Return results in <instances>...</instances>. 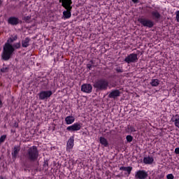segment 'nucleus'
Instances as JSON below:
<instances>
[{
  "label": "nucleus",
  "mask_w": 179,
  "mask_h": 179,
  "mask_svg": "<svg viewBox=\"0 0 179 179\" xmlns=\"http://www.w3.org/2000/svg\"><path fill=\"white\" fill-rule=\"evenodd\" d=\"M14 41L13 38H8L7 42L4 44L1 54V59H3V61H9V59L12 58L13 52H15V49L13 46H12V43Z\"/></svg>",
  "instance_id": "obj_1"
},
{
  "label": "nucleus",
  "mask_w": 179,
  "mask_h": 179,
  "mask_svg": "<svg viewBox=\"0 0 179 179\" xmlns=\"http://www.w3.org/2000/svg\"><path fill=\"white\" fill-rule=\"evenodd\" d=\"M24 157L31 162V163L37 162L38 159V149H37V147L34 145L28 148L24 154Z\"/></svg>",
  "instance_id": "obj_2"
},
{
  "label": "nucleus",
  "mask_w": 179,
  "mask_h": 179,
  "mask_svg": "<svg viewBox=\"0 0 179 179\" xmlns=\"http://www.w3.org/2000/svg\"><path fill=\"white\" fill-rule=\"evenodd\" d=\"M59 3H62V6L66 9L63 12V17L64 19H69L72 16V0H59Z\"/></svg>",
  "instance_id": "obj_3"
},
{
  "label": "nucleus",
  "mask_w": 179,
  "mask_h": 179,
  "mask_svg": "<svg viewBox=\"0 0 179 179\" xmlns=\"http://www.w3.org/2000/svg\"><path fill=\"white\" fill-rule=\"evenodd\" d=\"M108 80L105 78H100L94 81L93 86L96 90L101 92L103 90H107L108 89Z\"/></svg>",
  "instance_id": "obj_4"
},
{
  "label": "nucleus",
  "mask_w": 179,
  "mask_h": 179,
  "mask_svg": "<svg viewBox=\"0 0 179 179\" xmlns=\"http://www.w3.org/2000/svg\"><path fill=\"white\" fill-rule=\"evenodd\" d=\"M139 23L142 24L144 27H148V29H152L153 26H155V22L152 20L146 19V18H139Z\"/></svg>",
  "instance_id": "obj_5"
},
{
  "label": "nucleus",
  "mask_w": 179,
  "mask_h": 179,
  "mask_svg": "<svg viewBox=\"0 0 179 179\" xmlns=\"http://www.w3.org/2000/svg\"><path fill=\"white\" fill-rule=\"evenodd\" d=\"M124 62H127V64H134L135 62H138V55L135 53L129 55L125 57Z\"/></svg>",
  "instance_id": "obj_6"
},
{
  "label": "nucleus",
  "mask_w": 179,
  "mask_h": 179,
  "mask_svg": "<svg viewBox=\"0 0 179 179\" xmlns=\"http://www.w3.org/2000/svg\"><path fill=\"white\" fill-rule=\"evenodd\" d=\"M39 100H47L52 96V91H42L38 94Z\"/></svg>",
  "instance_id": "obj_7"
},
{
  "label": "nucleus",
  "mask_w": 179,
  "mask_h": 179,
  "mask_svg": "<svg viewBox=\"0 0 179 179\" xmlns=\"http://www.w3.org/2000/svg\"><path fill=\"white\" fill-rule=\"evenodd\" d=\"M82 129V123L76 122L66 128V131L69 132H75V131H80Z\"/></svg>",
  "instance_id": "obj_8"
},
{
  "label": "nucleus",
  "mask_w": 179,
  "mask_h": 179,
  "mask_svg": "<svg viewBox=\"0 0 179 179\" xmlns=\"http://www.w3.org/2000/svg\"><path fill=\"white\" fill-rule=\"evenodd\" d=\"M148 177H149V174L144 170H139L135 174L136 179H146Z\"/></svg>",
  "instance_id": "obj_9"
},
{
  "label": "nucleus",
  "mask_w": 179,
  "mask_h": 179,
  "mask_svg": "<svg viewBox=\"0 0 179 179\" xmlns=\"http://www.w3.org/2000/svg\"><path fill=\"white\" fill-rule=\"evenodd\" d=\"M151 18L155 23H159L160 19H162V14L157 10H155L151 12Z\"/></svg>",
  "instance_id": "obj_10"
},
{
  "label": "nucleus",
  "mask_w": 179,
  "mask_h": 179,
  "mask_svg": "<svg viewBox=\"0 0 179 179\" xmlns=\"http://www.w3.org/2000/svg\"><path fill=\"white\" fill-rule=\"evenodd\" d=\"M20 152V145L14 146L11 152L12 159L13 162H15L16 159H17V156H19Z\"/></svg>",
  "instance_id": "obj_11"
},
{
  "label": "nucleus",
  "mask_w": 179,
  "mask_h": 179,
  "mask_svg": "<svg viewBox=\"0 0 179 179\" xmlns=\"http://www.w3.org/2000/svg\"><path fill=\"white\" fill-rule=\"evenodd\" d=\"M92 90H93V87L90 84H83L81 86V91L84 93H92Z\"/></svg>",
  "instance_id": "obj_12"
},
{
  "label": "nucleus",
  "mask_w": 179,
  "mask_h": 179,
  "mask_svg": "<svg viewBox=\"0 0 179 179\" xmlns=\"http://www.w3.org/2000/svg\"><path fill=\"white\" fill-rule=\"evenodd\" d=\"M8 23L11 26H17L19 24V18L17 17H10L8 19Z\"/></svg>",
  "instance_id": "obj_13"
},
{
  "label": "nucleus",
  "mask_w": 179,
  "mask_h": 179,
  "mask_svg": "<svg viewBox=\"0 0 179 179\" xmlns=\"http://www.w3.org/2000/svg\"><path fill=\"white\" fill-rule=\"evenodd\" d=\"M121 95V92L118 90H113L109 94L108 97L109 99H115L116 97H120Z\"/></svg>",
  "instance_id": "obj_14"
},
{
  "label": "nucleus",
  "mask_w": 179,
  "mask_h": 179,
  "mask_svg": "<svg viewBox=\"0 0 179 179\" xmlns=\"http://www.w3.org/2000/svg\"><path fill=\"white\" fill-rule=\"evenodd\" d=\"M30 41H31L30 38H25V39L22 41V47H23V48H27V47L30 45Z\"/></svg>",
  "instance_id": "obj_15"
},
{
  "label": "nucleus",
  "mask_w": 179,
  "mask_h": 179,
  "mask_svg": "<svg viewBox=\"0 0 179 179\" xmlns=\"http://www.w3.org/2000/svg\"><path fill=\"white\" fill-rule=\"evenodd\" d=\"M73 142H75V140L73 139V136L70 137L67 142L66 149L67 150H71L73 148Z\"/></svg>",
  "instance_id": "obj_16"
},
{
  "label": "nucleus",
  "mask_w": 179,
  "mask_h": 179,
  "mask_svg": "<svg viewBox=\"0 0 179 179\" xmlns=\"http://www.w3.org/2000/svg\"><path fill=\"white\" fill-rule=\"evenodd\" d=\"M65 121L67 125H71V124H73V122H75V117L73 116H67L65 118Z\"/></svg>",
  "instance_id": "obj_17"
},
{
  "label": "nucleus",
  "mask_w": 179,
  "mask_h": 179,
  "mask_svg": "<svg viewBox=\"0 0 179 179\" xmlns=\"http://www.w3.org/2000/svg\"><path fill=\"white\" fill-rule=\"evenodd\" d=\"M99 142L101 145H103L105 148H108V141L107 139L104 137H100L99 138Z\"/></svg>",
  "instance_id": "obj_18"
},
{
  "label": "nucleus",
  "mask_w": 179,
  "mask_h": 179,
  "mask_svg": "<svg viewBox=\"0 0 179 179\" xmlns=\"http://www.w3.org/2000/svg\"><path fill=\"white\" fill-rule=\"evenodd\" d=\"M154 159L152 157H145L143 159V163H145V164H152V163H153L154 162Z\"/></svg>",
  "instance_id": "obj_19"
},
{
  "label": "nucleus",
  "mask_w": 179,
  "mask_h": 179,
  "mask_svg": "<svg viewBox=\"0 0 179 179\" xmlns=\"http://www.w3.org/2000/svg\"><path fill=\"white\" fill-rule=\"evenodd\" d=\"M120 170H123V171H127L128 173V176H129V174H131V171H132V166H121L120 168Z\"/></svg>",
  "instance_id": "obj_20"
},
{
  "label": "nucleus",
  "mask_w": 179,
  "mask_h": 179,
  "mask_svg": "<svg viewBox=\"0 0 179 179\" xmlns=\"http://www.w3.org/2000/svg\"><path fill=\"white\" fill-rule=\"evenodd\" d=\"M150 85L153 87H157L160 85V81L157 79H152V81L150 83Z\"/></svg>",
  "instance_id": "obj_21"
},
{
  "label": "nucleus",
  "mask_w": 179,
  "mask_h": 179,
  "mask_svg": "<svg viewBox=\"0 0 179 179\" xmlns=\"http://www.w3.org/2000/svg\"><path fill=\"white\" fill-rule=\"evenodd\" d=\"M22 20H24V22H25V23H30V20H31V16H30V15L23 16Z\"/></svg>",
  "instance_id": "obj_22"
},
{
  "label": "nucleus",
  "mask_w": 179,
  "mask_h": 179,
  "mask_svg": "<svg viewBox=\"0 0 179 179\" xmlns=\"http://www.w3.org/2000/svg\"><path fill=\"white\" fill-rule=\"evenodd\" d=\"M12 47L14 48V51H15V50H19V48L22 47V45L20 44V42H18L12 45Z\"/></svg>",
  "instance_id": "obj_23"
},
{
  "label": "nucleus",
  "mask_w": 179,
  "mask_h": 179,
  "mask_svg": "<svg viewBox=\"0 0 179 179\" xmlns=\"http://www.w3.org/2000/svg\"><path fill=\"white\" fill-rule=\"evenodd\" d=\"M173 122H175V126L179 128V118H172Z\"/></svg>",
  "instance_id": "obj_24"
},
{
  "label": "nucleus",
  "mask_w": 179,
  "mask_h": 179,
  "mask_svg": "<svg viewBox=\"0 0 179 179\" xmlns=\"http://www.w3.org/2000/svg\"><path fill=\"white\" fill-rule=\"evenodd\" d=\"M0 72L2 73H6L9 72V67H3L0 69Z\"/></svg>",
  "instance_id": "obj_25"
},
{
  "label": "nucleus",
  "mask_w": 179,
  "mask_h": 179,
  "mask_svg": "<svg viewBox=\"0 0 179 179\" xmlns=\"http://www.w3.org/2000/svg\"><path fill=\"white\" fill-rule=\"evenodd\" d=\"M127 130L129 131V132H136V130H135L134 126L131 125L127 126Z\"/></svg>",
  "instance_id": "obj_26"
},
{
  "label": "nucleus",
  "mask_w": 179,
  "mask_h": 179,
  "mask_svg": "<svg viewBox=\"0 0 179 179\" xmlns=\"http://www.w3.org/2000/svg\"><path fill=\"white\" fill-rule=\"evenodd\" d=\"M115 71L117 73H122V72H124V69H122V67L121 66H117L116 69H115Z\"/></svg>",
  "instance_id": "obj_27"
},
{
  "label": "nucleus",
  "mask_w": 179,
  "mask_h": 179,
  "mask_svg": "<svg viewBox=\"0 0 179 179\" xmlns=\"http://www.w3.org/2000/svg\"><path fill=\"white\" fill-rule=\"evenodd\" d=\"M126 139H127V142L131 143V142H132V141H134V137L131 135H128V136H127Z\"/></svg>",
  "instance_id": "obj_28"
},
{
  "label": "nucleus",
  "mask_w": 179,
  "mask_h": 179,
  "mask_svg": "<svg viewBox=\"0 0 179 179\" xmlns=\"http://www.w3.org/2000/svg\"><path fill=\"white\" fill-rule=\"evenodd\" d=\"M5 139H6V135H3L0 137V145L1 143H3V142H5Z\"/></svg>",
  "instance_id": "obj_29"
},
{
  "label": "nucleus",
  "mask_w": 179,
  "mask_h": 179,
  "mask_svg": "<svg viewBox=\"0 0 179 179\" xmlns=\"http://www.w3.org/2000/svg\"><path fill=\"white\" fill-rule=\"evenodd\" d=\"M167 179H174V176L172 173L168 174L166 176Z\"/></svg>",
  "instance_id": "obj_30"
},
{
  "label": "nucleus",
  "mask_w": 179,
  "mask_h": 179,
  "mask_svg": "<svg viewBox=\"0 0 179 179\" xmlns=\"http://www.w3.org/2000/svg\"><path fill=\"white\" fill-rule=\"evenodd\" d=\"M44 169H48V161H45L43 164Z\"/></svg>",
  "instance_id": "obj_31"
},
{
  "label": "nucleus",
  "mask_w": 179,
  "mask_h": 179,
  "mask_svg": "<svg viewBox=\"0 0 179 179\" xmlns=\"http://www.w3.org/2000/svg\"><path fill=\"white\" fill-rule=\"evenodd\" d=\"M176 20L177 22H179V10L177 11V13H176Z\"/></svg>",
  "instance_id": "obj_32"
},
{
  "label": "nucleus",
  "mask_w": 179,
  "mask_h": 179,
  "mask_svg": "<svg viewBox=\"0 0 179 179\" xmlns=\"http://www.w3.org/2000/svg\"><path fill=\"white\" fill-rule=\"evenodd\" d=\"M175 153H176V155H179V148H176L175 149Z\"/></svg>",
  "instance_id": "obj_33"
},
{
  "label": "nucleus",
  "mask_w": 179,
  "mask_h": 179,
  "mask_svg": "<svg viewBox=\"0 0 179 179\" xmlns=\"http://www.w3.org/2000/svg\"><path fill=\"white\" fill-rule=\"evenodd\" d=\"M87 68L88 69H90H90H92V65H91L90 64H87Z\"/></svg>",
  "instance_id": "obj_34"
},
{
  "label": "nucleus",
  "mask_w": 179,
  "mask_h": 179,
  "mask_svg": "<svg viewBox=\"0 0 179 179\" xmlns=\"http://www.w3.org/2000/svg\"><path fill=\"white\" fill-rule=\"evenodd\" d=\"M22 5H23V1H20V2L18 3L19 8H22Z\"/></svg>",
  "instance_id": "obj_35"
},
{
  "label": "nucleus",
  "mask_w": 179,
  "mask_h": 179,
  "mask_svg": "<svg viewBox=\"0 0 179 179\" xmlns=\"http://www.w3.org/2000/svg\"><path fill=\"white\" fill-rule=\"evenodd\" d=\"M12 38H13V40L14 41H16V40H17V35H15V36H13Z\"/></svg>",
  "instance_id": "obj_36"
},
{
  "label": "nucleus",
  "mask_w": 179,
  "mask_h": 179,
  "mask_svg": "<svg viewBox=\"0 0 179 179\" xmlns=\"http://www.w3.org/2000/svg\"><path fill=\"white\" fill-rule=\"evenodd\" d=\"M90 64L91 65H94V64H96V62H95L94 61H93V60H90Z\"/></svg>",
  "instance_id": "obj_37"
},
{
  "label": "nucleus",
  "mask_w": 179,
  "mask_h": 179,
  "mask_svg": "<svg viewBox=\"0 0 179 179\" xmlns=\"http://www.w3.org/2000/svg\"><path fill=\"white\" fill-rule=\"evenodd\" d=\"M134 3H138L139 2V0H131Z\"/></svg>",
  "instance_id": "obj_38"
},
{
  "label": "nucleus",
  "mask_w": 179,
  "mask_h": 179,
  "mask_svg": "<svg viewBox=\"0 0 179 179\" xmlns=\"http://www.w3.org/2000/svg\"><path fill=\"white\" fill-rule=\"evenodd\" d=\"M2 106H3V103H2V101L0 99V108H1Z\"/></svg>",
  "instance_id": "obj_39"
},
{
  "label": "nucleus",
  "mask_w": 179,
  "mask_h": 179,
  "mask_svg": "<svg viewBox=\"0 0 179 179\" xmlns=\"http://www.w3.org/2000/svg\"><path fill=\"white\" fill-rule=\"evenodd\" d=\"M3 3V1H2V0H0V8H1V6H2V4Z\"/></svg>",
  "instance_id": "obj_40"
},
{
  "label": "nucleus",
  "mask_w": 179,
  "mask_h": 179,
  "mask_svg": "<svg viewBox=\"0 0 179 179\" xmlns=\"http://www.w3.org/2000/svg\"><path fill=\"white\" fill-rule=\"evenodd\" d=\"M113 132H114V130H110L109 132H108L107 134H113Z\"/></svg>",
  "instance_id": "obj_41"
},
{
  "label": "nucleus",
  "mask_w": 179,
  "mask_h": 179,
  "mask_svg": "<svg viewBox=\"0 0 179 179\" xmlns=\"http://www.w3.org/2000/svg\"><path fill=\"white\" fill-rule=\"evenodd\" d=\"M22 23H23V22H22V20H19L18 24H22Z\"/></svg>",
  "instance_id": "obj_42"
},
{
  "label": "nucleus",
  "mask_w": 179,
  "mask_h": 179,
  "mask_svg": "<svg viewBox=\"0 0 179 179\" xmlns=\"http://www.w3.org/2000/svg\"><path fill=\"white\" fill-rule=\"evenodd\" d=\"M0 179H6V177H3V176H0Z\"/></svg>",
  "instance_id": "obj_43"
},
{
  "label": "nucleus",
  "mask_w": 179,
  "mask_h": 179,
  "mask_svg": "<svg viewBox=\"0 0 179 179\" xmlns=\"http://www.w3.org/2000/svg\"><path fill=\"white\" fill-rule=\"evenodd\" d=\"M36 171V173H37V171H38V168L36 167V169L34 170Z\"/></svg>",
  "instance_id": "obj_44"
},
{
  "label": "nucleus",
  "mask_w": 179,
  "mask_h": 179,
  "mask_svg": "<svg viewBox=\"0 0 179 179\" xmlns=\"http://www.w3.org/2000/svg\"><path fill=\"white\" fill-rule=\"evenodd\" d=\"M147 8H149V9H152V7L150 6H147Z\"/></svg>",
  "instance_id": "obj_45"
},
{
  "label": "nucleus",
  "mask_w": 179,
  "mask_h": 179,
  "mask_svg": "<svg viewBox=\"0 0 179 179\" xmlns=\"http://www.w3.org/2000/svg\"><path fill=\"white\" fill-rule=\"evenodd\" d=\"M117 177H121V176H120V175H117Z\"/></svg>",
  "instance_id": "obj_46"
},
{
  "label": "nucleus",
  "mask_w": 179,
  "mask_h": 179,
  "mask_svg": "<svg viewBox=\"0 0 179 179\" xmlns=\"http://www.w3.org/2000/svg\"><path fill=\"white\" fill-rule=\"evenodd\" d=\"M26 170H27V169H24V171H26Z\"/></svg>",
  "instance_id": "obj_47"
},
{
  "label": "nucleus",
  "mask_w": 179,
  "mask_h": 179,
  "mask_svg": "<svg viewBox=\"0 0 179 179\" xmlns=\"http://www.w3.org/2000/svg\"><path fill=\"white\" fill-rule=\"evenodd\" d=\"M3 66H5V64H3Z\"/></svg>",
  "instance_id": "obj_48"
},
{
  "label": "nucleus",
  "mask_w": 179,
  "mask_h": 179,
  "mask_svg": "<svg viewBox=\"0 0 179 179\" xmlns=\"http://www.w3.org/2000/svg\"><path fill=\"white\" fill-rule=\"evenodd\" d=\"M0 161H1V157H0Z\"/></svg>",
  "instance_id": "obj_49"
}]
</instances>
